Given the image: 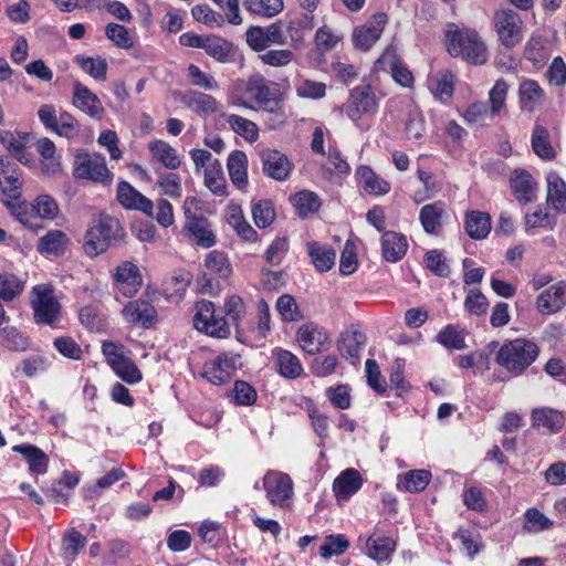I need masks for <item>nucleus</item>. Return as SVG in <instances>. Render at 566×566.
<instances>
[{
	"label": "nucleus",
	"mask_w": 566,
	"mask_h": 566,
	"mask_svg": "<svg viewBox=\"0 0 566 566\" xmlns=\"http://www.w3.org/2000/svg\"><path fill=\"white\" fill-rule=\"evenodd\" d=\"M314 28V14L307 11L300 13L291 19L286 25V35L291 40H300L304 31H311Z\"/></svg>",
	"instance_id": "53"
},
{
	"label": "nucleus",
	"mask_w": 566,
	"mask_h": 566,
	"mask_svg": "<svg viewBox=\"0 0 566 566\" xmlns=\"http://www.w3.org/2000/svg\"><path fill=\"white\" fill-rule=\"evenodd\" d=\"M532 422L535 428H543L552 433H556L564 426V416L560 411L552 408H537L532 412Z\"/></svg>",
	"instance_id": "31"
},
{
	"label": "nucleus",
	"mask_w": 566,
	"mask_h": 566,
	"mask_svg": "<svg viewBox=\"0 0 566 566\" xmlns=\"http://www.w3.org/2000/svg\"><path fill=\"white\" fill-rule=\"evenodd\" d=\"M518 95L522 108L528 113H533L546 99L545 92L539 84L530 78L521 82Z\"/></svg>",
	"instance_id": "27"
},
{
	"label": "nucleus",
	"mask_w": 566,
	"mask_h": 566,
	"mask_svg": "<svg viewBox=\"0 0 566 566\" xmlns=\"http://www.w3.org/2000/svg\"><path fill=\"white\" fill-rule=\"evenodd\" d=\"M12 451L20 453L29 464V470L34 474H44L49 468V457L40 448L33 444H17Z\"/></svg>",
	"instance_id": "25"
},
{
	"label": "nucleus",
	"mask_w": 566,
	"mask_h": 566,
	"mask_svg": "<svg viewBox=\"0 0 566 566\" xmlns=\"http://www.w3.org/2000/svg\"><path fill=\"white\" fill-rule=\"evenodd\" d=\"M157 174L156 186L160 188V192L171 198H180L182 195L180 176L176 172L157 171Z\"/></svg>",
	"instance_id": "54"
},
{
	"label": "nucleus",
	"mask_w": 566,
	"mask_h": 566,
	"mask_svg": "<svg viewBox=\"0 0 566 566\" xmlns=\"http://www.w3.org/2000/svg\"><path fill=\"white\" fill-rule=\"evenodd\" d=\"M203 174L205 185L213 195L220 197L227 195V184L221 164L218 159H214L212 165L207 166Z\"/></svg>",
	"instance_id": "45"
},
{
	"label": "nucleus",
	"mask_w": 566,
	"mask_h": 566,
	"mask_svg": "<svg viewBox=\"0 0 566 566\" xmlns=\"http://www.w3.org/2000/svg\"><path fill=\"white\" fill-rule=\"evenodd\" d=\"M228 223L235 230L237 234L245 241H255L258 232L244 219L242 211L233 208L228 216Z\"/></svg>",
	"instance_id": "49"
},
{
	"label": "nucleus",
	"mask_w": 566,
	"mask_h": 566,
	"mask_svg": "<svg viewBox=\"0 0 566 566\" xmlns=\"http://www.w3.org/2000/svg\"><path fill=\"white\" fill-rule=\"evenodd\" d=\"M148 150L150 154V161L160 164L164 168L169 170L179 169L181 166V158L176 148L163 139H155L148 143Z\"/></svg>",
	"instance_id": "22"
},
{
	"label": "nucleus",
	"mask_w": 566,
	"mask_h": 566,
	"mask_svg": "<svg viewBox=\"0 0 566 566\" xmlns=\"http://www.w3.org/2000/svg\"><path fill=\"white\" fill-rule=\"evenodd\" d=\"M24 289V282L11 273L0 274V298L10 302L19 296Z\"/></svg>",
	"instance_id": "52"
},
{
	"label": "nucleus",
	"mask_w": 566,
	"mask_h": 566,
	"mask_svg": "<svg viewBox=\"0 0 566 566\" xmlns=\"http://www.w3.org/2000/svg\"><path fill=\"white\" fill-rule=\"evenodd\" d=\"M507 91L509 85L503 78L497 80L493 87L491 88L489 93V108L492 116H496L500 113V111L504 107Z\"/></svg>",
	"instance_id": "61"
},
{
	"label": "nucleus",
	"mask_w": 566,
	"mask_h": 566,
	"mask_svg": "<svg viewBox=\"0 0 566 566\" xmlns=\"http://www.w3.org/2000/svg\"><path fill=\"white\" fill-rule=\"evenodd\" d=\"M239 358V355L231 353L218 355L216 358L203 365L200 377L207 379L213 385H222L231 378L232 374L237 369Z\"/></svg>",
	"instance_id": "12"
},
{
	"label": "nucleus",
	"mask_w": 566,
	"mask_h": 566,
	"mask_svg": "<svg viewBox=\"0 0 566 566\" xmlns=\"http://www.w3.org/2000/svg\"><path fill=\"white\" fill-rule=\"evenodd\" d=\"M366 343V336L359 331H346L338 340V350L343 357L352 359L353 363L359 359L360 350Z\"/></svg>",
	"instance_id": "32"
},
{
	"label": "nucleus",
	"mask_w": 566,
	"mask_h": 566,
	"mask_svg": "<svg viewBox=\"0 0 566 566\" xmlns=\"http://www.w3.org/2000/svg\"><path fill=\"white\" fill-rule=\"evenodd\" d=\"M444 212V203L437 201L424 205L419 213V220L424 232L436 234L442 226V216Z\"/></svg>",
	"instance_id": "33"
},
{
	"label": "nucleus",
	"mask_w": 566,
	"mask_h": 566,
	"mask_svg": "<svg viewBox=\"0 0 566 566\" xmlns=\"http://www.w3.org/2000/svg\"><path fill=\"white\" fill-rule=\"evenodd\" d=\"M73 105L96 119H101L105 112L99 98L80 82L73 86Z\"/></svg>",
	"instance_id": "20"
},
{
	"label": "nucleus",
	"mask_w": 566,
	"mask_h": 566,
	"mask_svg": "<svg viewBox=\"0 0 566 566\" xmlns=\"http://www.w3.org/2000/svg\"><path fill=\"white\" fill-rule=\"evenodd\" d=\"M566 304V283H558L544 290L536 298V308L542 315L559 312Z\"/></svg>",
	"instance_id": "17"
},
{
	"label": "nucleus",
	"mask_w": 566,
	"mask_h": 566,
	"mask_svg": "<svg viewBox=\"0 0 566 566\" xmlns=\"http://www.w3.org/2000/svg\"><path fill=\"white\" fill-rule=\"evenodd\" d=\"M546 181L548 206L557 212L566 213V182L554 171L547 175Z\"/></svg>",
	"instance_id": "26"
},
{
	"label": "nucleus",
	"mask_w": 566,
	"mask_h": 566,
	"mask_svg": "<svg viewBox=\"0 0 566 566\" xmlns=\"http://www.w3.org/2000/svg\"><path fill=\"white\" fill-rule=\"evenodd\" d=\"M34 137L30 133L11 130L0 132L1 145L22 165L32 164L31 157L24 151L30 146Z\"/></svg>",
	"instance_id": "16"
},
{
	"label": "nucleus",
	"mask_w": 566,
	"mask_h": 566,
	"mask_svg": "<svg viewBox=\"0 0 566 566\" xmlns=\"http://www.w3.org/2000/svg\"><path fill=\"white\" fill-rule=\"evenodd\" d=\"M275 363L279 374L287 379H296L303 373L300 359L289 350L277 349L275 352Z\"/></svg>",
	"instance_id": "36"
},
{
	"label": "nucleus",
	"mask_w": 566,
	"mask_h": 566,
	"mask_svg": "<svg viewBox=\"0 0 566 566\" xmlns=\"http://www.w3.org/2000/svg\"><path fill=\"white\" fill-rule=\"evenodd\" d=\"M525 524L524 528L528 532H543L553 526V522L537 509H528L525 512Z\"/></svg>",
	"instance_id": "63"
},
{
	"label": "nucleus",
	"mask_w": 566,
	"mask_h": 566,
	"mask_svg": "<svg viewBox=\"0 0 566 566\" xmlns=\"http://www.w3.org/2000/svg\"><path fill=\"white\" fill-rule=\"evenodd\" d=\"M263 488L272 505L289 507L293 497V481L286 473L268 471L263 478Z\"/></svg>",
	"instance_id": "9"
},
{
	"label": "nucleus",
	"mask_w": 566,
	"mask_h": 566,
	"mask_svg": "<svg viewBox=\"0 0 566 566\" xmlns=\"http://www.w3.org/2000/svg\"><path fill=\"white\" fill-rule=\"evenodd\" d=\"M308 254L315 269L319 272H327L335 264L336 253L329 247L312 242L308 244Z\"/></svg>",
	"instance_id": "42"
},
{
	"label": "nucleus",
	"mask_w": 566,
	"mask_h": 566,
	"mask_svg": "<svg viewBox=\"0 0 566 566\" xmlns=\"http://www.w3.org/2000/svg\"><path fill=\"white\" fill-rule=\"evenodd\" d=\"M493 27L500 43L511 50L518 45L524 36V22L521 15L510 8H500L494 12Z\"/></svg>",
	"instance_id": "5"
},
{
	"label": "nucleus",
	"mask_w": 566,
	"mask_h": 566,
	"mask_svg": "<svg viewBox=\"0 0 566 566\" xmlns=\"http://www.w3.org/2000/svg\"><path fill=\"white\" fill-rule=\"evenodd\" d=\"M0 187L6 197L17 200L21 196L22 182L18 165L0 156Z\"/></svg>",
	"instance_id": "18"
},
{
	"label": "nucleus",
	"mask_w": 566,
	"mask_h": 566,
	"mask_svg": "<svg viewBox=\"0 0 566 566\" xmlns=\"http://www.w3.org/2000/svg\"><path fill=\"white\" fill-rule=\"evenodd\" d=\"M75 61L80 66L96 80L104 81L106 78L107 62L103 57H83L76 56Z\"/></svg>",
	"instance_id": "59"
},
{
	"label": "nucleus",
	"mask_w": 566,
	"mask_h": 566,
	"mask_svg": "<svg viewBox=\"0 0 566 566\" xmlns=\"http://www.w3.org/2000/svg\"><path fill=\"white\" fill-rule=\"evenodd\" d=\"M102 353L115 374L127 382H138L140 373L137 366L125 354V347L112 340H104Z\"/></svg>",
	"instance_id": "7"
},
{
	"label": "nucleus",
	"mask_w": 566,
	"mask_h": 566,
	"mask_svg": "<svg viewBox=\"0 0 566 566\" xmlns=\"http://www.w3.org/2000/svg\"><path fill=\"white\" fill-rule=\"evenodd\" d=\"M366 544L368 556L378 562L388 559L396 547V543L392 538L379 534L369 536Z\"/></svg>",
	"instance_id": "41"
},
{
	"label": "nucleus",
	"mask_w": 566,
	"mask_h": 566,
	"mask_svg": "<svg viewBox=\"0 0 566 566\" xmlns=\"http://www.w3.org/2000/svg\"><path fill=\"white\" fill-rule=\"evenodd\" d=\"M114 279L118 290L127 297H133L142 283L138 266L129 261L117 266Z\"/></svg>",
	"instance_id": "21"
},
{
	"label": "nucleus",
	"mask_w": 566,
	"mask_h": 566,
	"mask_svg": "<svg viewBox=\"0 0 566 566\" xmlns=\"http://www.w3.org/2000/svg\"><path fill=\"white\" fill-rule=\"evenodd\" d=\"M348 546L349 542L344 535H328L319 548V554L323 558H329L343 554Z\"/></svg>",
	"instance_id": "64"
},
{
	"label": "nucleus",
	"mask_w": 566,
	"mask_h": 566,
	"mask_svg": "<svg viewBox=\"0 0 566 566\" xmlns=\"http://www.w3.org/2000/svg\"><path fill=\"white\" fill-rule=\"evenodd\" d=\"M463 117L468 124L483 126L488 119H493L490 108L484 102L471 104L464 112Z\"/></svg>",
	"instance_id": "60"
},
{
	"label": "nucleus",
	"mask_w": 566,
	"mask_h": 566,
	"mask_svg": "<svg viewBox=\"0 0 566 566\" xmlns=\"http://www.w3.org/2000/svg\"><path fill=\"white\" fill-rule=\"evenodd\" d=\"M357 177L364 190L371 195H386L390 190V185L378 177L369 167L361 166L357 170Z\"/></svg>",
	"instance_id": "43"
},
{
	"label": "nucleus",
	"mask_w": 566,
	"mask_h": 566,
	"mask_svg": "<svg viewBox=\"0 0 566 566\" xmlns=\"http://www.w3.org/2000/svg\"><path fill=\"white\" fill-rule=\"evenodd\" d=\"M33 294L35 297L32 300V306L36 323L53 325L59 317L60 304L52 290L36 285L33 287Z\"/></svg>",
	"instance_id": "11"
},
{
	"label": "nucleus",
	"mask_w": 566,
	"mask_h": 566,
	"mask_svg": "<svg viewBox=\"0 0 566 566\" xmlns=\"http://www.w3.org/2000/svg\"><path fill=\"white\" fill-rule=\"evenodd\" d=\"M513 195L521 203H528L535 199L536 182L532 175L524 169H515L511 177Z\"/></svg>",
	"instance_id": "23"
},
{
	"label": "nucleus",
	"mask_w": 566,
	"mask_h": 566,
	"mask_svg": "<svg viewBox=\"0 0 566 566\" xmlns=\"http://www.w3.org/2000/svg\"><path fill=\"white\" fill-rule=\"evenodd\" d=\"M245 41L254 52H260L271 45L286 44L287 35L283 30V22L277 20L266 27H249L245 31Z\"/></svg>",
	"instance_id": "8"
},
{
	"label": "nucleus",
	"mask_w": 566,
	"mask_h": 566,
	"mask_svg": "<svg viewBox=\"0 0 566 566\" xmlns=\"http://www.w3.org/2000/svg\"><path fill=\"white\" fill-rule=\"evenodd\" d=\"M263 172L275 180H285L292 171L293 165L289 158L279 150L263 149L260 151Z\"/></svg>",
	"instance_id": "15"
},
{
	"label": "nucleus",
	"mask_w": 566,
	"mask_h": 566,
	"mask_svg": "<svg viewBox=\"0 0 566 566\" xmlns=\"http://www.w3.org/2000/svg\"><path fill=\"white\" fill-rule=\"evenodd\" d=\"M464 228L470 238L484 239L491 231V218L486 212L470 211L465 216Z\"/></svg>",
	"instance_id": "34"
},
{
	"label": "nucleus",
	"mask_w": 566,
	"mask_h": 566,
	"mask_svg": "<svg viewBox=\"0 0 566 566\" xmlns=\"http://www.w3.org/2000/svg\"><path fill=\"white\" fill-rule=\"evenodd\" d=\"M387 21L386 13H375L364 25L354 30V45L364 51L369 50L381 36Z\"/></svg>",
	"instance_id": "14"
},
{
	"label": "nucleus",
	"mask_w": 566,
	"mask_h": 566,
	"mask_svg": "<svg viewBox=\"0 0 566 566\" xmlns=\"http://www.w3.org/2000/svg\"><path fill=\"white\" fill-rule=\"evenodd\" d=\"M293 205L300 216H307L318 210L321 207L317 195L310 190H303L293 196Z\"/></svg>",
	"instance_id": "55"
},
{
	"label": "nucleus",
	"mask_w": 566,
	"mask_h": 566,
	"mask_svg": "<svg viewBox=\"0 0 566 566\" xmlns=\"http://www.w3.org/2000/svg\"><path fill=\"white\" fill-rule=\"evenodd\" d=\"M185 229L191 234L198 245L203 248L214 245L216 237L208 228V222L205 218L193 219L192 221L187 222Z\"/></svg>",
	"instance_id": "46"
},
{
	"label": "nucleus",
	"mask_w": 566,
	"mask_h": 566,
	"mask_svg": "<svg viewBox=\"0 0 566 566\" xmlns=\"http://www.w3.org/2000/svg\"><path fill=\"white\" fill-rule=\"evenodd\" d=\"M328 334L316 324L302 325L297 331V342L304 352L315 355L325 348Z\"/></svg>",
	"instance_id": "19"
},
{
	"label": "nucleus",
	"mask_w": 566,
	"mask_h": 566,
	"mask_svg": "<svg viewBox=\"0 0 566 566\" xmlns=\"http://www.w3.org/2000/svg\"><path fill=\"white\" fill-rule=\"evenodd\" d=\"M448 51L453 56H462L465 61L474 65H483L489 59V51L475 30L463 29L449 31Z\"/></svg>",
	"instance_id": "1"
},
{
	"label": "nucleus",
	"mask_w": 566,
	"mask_h": 566,
	"mask_svg": "<svg viewBox=\"0 0 566 566\" xmlns=\"http://www.w3.org/2000/svg\"><path fill=\"white\" fill-rule=\"evenodd\" d=\"M227 122L235 134L249 143L259 138V128L254 122L235 114L229 115Z\"/></svg>",
	"instance_id": "47"
},
{
	"label": "nucleus",
	"mask_w": 566,
	"mask_h": 566,
	"mask_svg": "<svg viewBox=\"0 0 566 566\" xmlns=\"http://www.w3.org/2000/svg\"><path fill=\"white\" fill-rule=\"evenodd\" d=\"M82 325L92 332H101L106 327L104 315L94 306H85L78 314Z\"/></svg>",
	"instance_id": "57"
},
{
	"label": "nucleus",
	"mask_w": 566,
	"mask_h": 566,
	"mask_svg": "<svg viewBox=\"0 0 566 566\" xmlns=\"http://www.w3.org/2000/svg\"><path fill=\"white\" fill-rule=\"evenodd\" d=\"M454 80V75L451 72H439L429 80V88L437 99L447 102L453 95Z\"/></svg>",
	"instance_id": "38"
},
{
	"label": "nucleus",
	"mask_w": 566,
	"mask_h": 566,
	"mask_svg": "<svg viewBox=\"0 0 566 566\" xmlns=\"http://www.w3.org/2000/svg\"><path fill=\"white\" fill-rule=\"evenodd\" d=\"M532 149L542 159L552 160L556 153L551 144L549 133L546 127L535 125L532 133Z\"/></svg>",
	"instance_id": "40"
},
{
	"label": "nucleus",
	"mask_w": 566,
	"mask_h": 566,
	"mask_svg": "<svg viewBox=\"0 0 566 566\" xmlns=\"http://www.w3.org/2000/svg\"><path fill=\"white\" fill-rule=\"evenodd\" d=\"M361 488V476L355 469H346L333 483V491L338 500H348Z\"/></svg>",
	"instance_id": "28"
},
{
	"label": "nucleus",
	"mask_w": 566,
	"mask_h": 566,
	"mask_svg": "<svg viewBox=\"0 0 566 566\" xmlns=\"http://www.w3.org/2000/svg\"><path fill=\"white\" fill-rule=\"evenodd\" d=\"M118 202L127 210L142 209V193L127 181H120L116 193Z\"/></svg>",
	"instance_id": "51"
},
{
	"label": "nucleus",
	"mask_w": 566,
	"mask_h": 566,
	"mask_svg": "<svg viewBox=\"0 0 566 566\" xmlns=\"http://www.w3.org/2000/svg\"><path fill=\"white\" fill-rule=\"evenodd\" d=\"M244 9L261 18H273L284 9L283 0H243Z\"/></svg>",
	"instance_id": "44"
},
{
	"label": "nucleus",
	"mask_w": 566,
	"mask_h": 566,
	"mask_svg": "<svg viewBox=\"0 0 566 566\" xmlns=\"http://www.w3.org/2000/svg\"><path fill=\"white\" fill-rule=\"evenodd\" d=\"M69 245L67 235L61 230H51L45 235L40 238L38 242V250L42 254H63Z\"/></svg>",
	"instance_id": "37"
},
{
	"label": "nucleus",
	"mask_w": 566,
	"mask_h": 566,
	"mask_svg": "<svg viewBox=\"0 0 566 566\" xmlns=\"http://www.w3.org/2000/svg\"><path fill=\"white\" fill-rule=\"evenodd\" d=\"M181 102L200 116H210L218 111L217 99L201 92H189L181 97Z\"/></svg>",
	"instance_id": "30"
},
{
	"label": "nucleus",
	"mask_w": 566,
	"mask_h": 566,
	"mask_svg": "<svg viewBox=\"0 0 566 566\" xmlns=\"http://www.w3.org/2000/svg\"><path fill=\"white\" fill-rule=\"evenodd\" d=\"M252 217L259 228L269 227L275 219L273 203L270 200H261L252 206Z\"/></svg>",
	"instance_id": "58"
},
{
	"label": "nucleus",
	"mask_w": 566,
	"mask_h": 566,
	"mask_svg": "<svg viewBox=\"0 0 566 566\" xmlns=\"http://www.w3.org/2000/svg\"><path fill=\"white\" fill-rule=\"evenodd\" d=\"M144 214L155 218L164 228L174 223L172 206L166 199H158L155 203L144 196Z\"/></svg>",
	"instance_id": "35"
},
{
	"label": "nucleus",
	"mask_w": 566,
	"mask_h": 566,
	"mask_svg": "<svg viewBox=\"0 0 566 566\" xmlns=\"http://www.w3.org/2000/svg\"><path fill=\"white\" fill-rule=\"evenodd\" d=\"M347 117L360 127L364 118L378 112V101L370 84H361L350 90L347 101L340 106Z\"/></svg>",
	"instance_id": "4"
},
{
	"label": "nucleus",
	"mask_w": 566,
	"mask_h": 566,
	"mask_svg": "<svg viewBox=\"0 0 566 566\" xmlns=\"http://www.w3.org/2000/svg\"><path fill=\"white\" fill-rule=\"evenodd\" d=\"M202 49L208 55L219 62L227 63L232 60V43L220 36L207 35Z\"/></svg>",
	"instance_id": "39"
},
{
	"label": "nucleus",
	"mask_w": 566,
	"mask_h": 566,
	"mask_svg": "<svg viewBox=\"0 0 566 566\" xmlns=\"http://www.w3.org/2000/svg\"><path fill=\"white\" fill-rule=\"evenodd\" d=\"M193 325L198 331L210 336L226 338L230 331L227 321L216 315L214 304L210 301L197 303V313L193 317Z\"/></svg>",
	"instance_id": "10"
},
{
	"label": "nucleus",
	"mask_w": 566,
	"mask_h": 566,
	"mask_svg": "<svg viewBox=\"0 0 566 566\" xmlns=\"http://www.w3.org/2000/svg\"><path fill=\"white\" fill-rule=\"evenodd\" d=\"M120 230L116 218L102 214L86 230L83 245L85 253L90 258L104 253L114 241L119 239Z\"/></svg>",
	"instance_id": "3"
},
{
	"label": "nucleus",
	"mask_w": 566,
	"mask_h": 566,
	"mask_svg": "<svg viewBox=\"0 0 566 566\" xmlns=\"http://www.w3.org/2000/svg\"><path fill=\"white\" fill-rule=\"evenodd\" d=\"M74 176L76 178L104 182L109 178L111 174L104 157L82 153L75 157Z\"/></svg>",
	"instance_id": "13"
},
{
	"label": "nucleus",
	"mask_w": 566,
	"mask_h": 566,
	"mask_svg": "<svg viewBox=\"0 0 566 566\" xmlns=\"http://www.w3.org/2000/svg\"><path fill=\"white\" fill-rule=\"evenodd\" d=\"M228 171L232 184L240 190L248 185V157L241 150H233L227 163Z\"/></svg>",
	"instance_id": "29"
},
{
	"label": "nucleus",
	"mask_w": 566,
	"mask_h": 566,
	"mask_svg": "<svg viewBox=\"0 0 566 566\" xmlns=\"http://www.w3.org/2000/svg\"><path fill=\"white\" fill-rule=\"evenodd\" d=\"M436 339L439 344L448 349L460 350L465 348L464 336L453 325H447L444 328H442L436 336Z\"/></svg>",
	"instance_id": "56"
},
{
	"label": "nucleus",
	"mask_w": 566,
	"mask_h": 566,
	"mask_svg": "<svg viewBox=\"0 0 566 566\" xmlns=\"http://www.w3.org/2000/svg\"><path fill=\"white\" fill-rule=\"evenodd\" d=\"M205 265L208 271L226 277L230 274L231 268L224 253L213 250L207 254Z\"/></svg>",
	"instance_id": "62"
},
{
	"label": "nucleus",
	"mask_w": 566,
	"mask_h": 566,
	"mask_svg": "<svg viewBox=\"0 0 566 566\" xmlns=\"http://www.w3.org/2000/svg\"><path fill=\"white\" fill-rule=\"evenodd\" d=\"M547 40L538 33H533L525 45L524 54L534 64H542L548 57L546 50Z\"/></svg>",
	"instance_id": "48"
},
{
	"label": "nucleus",
	"mask_w": 566,
	"mask_h": 566,
	"mask_svg": "<svg viewBox=\"0 0 566 566\" xmlns=\"http://www.w3.org/2000/svg\"><path fill=\"white\" fill-rule=\"evenodd\" d=\"M408 249V241L401 233L386 231L381 235V253L386 261L398 262L403 258Z\"/></svg>",
	"instance_id": "24"
},
{
	"label": "nucleus",
	"mask_w": 566,
	"mask_h": 566,
	"mask_svg": "<svg viewBox=\"0 0 566 566\" xmlns=\"http://www.w3.org/2000/svg\"><path fill=\"white\" fill-rule=\"evenodd\" d=\"M538 356V347L535 343L516 338L503 344L496 353L495 360L505 370L514 375H521Z\"/></svg>",
	"instance_id": "2"
},
{
	"label": "nucleus",
	"mask_w": 566,
	"mask_h": 566,
	"mask_svg": "<svg viewBox=\"0 0 566 566\" xmlns=\"http://www.w3.org/2000/svg\"><path fill=\"white\" fill-rule=\"evenodd\" d=\"M343 38L344 35L342 32L325 24L317 29L314 42L317 50L324 53L333 50L343 40Z\"/></svg>",
	"instance_id": "50"
},
{
	"label": "nucleus",
	"mask_w": 566,
	"mask_h": 566,
	"mask_svg": "<svg viewBox=\"0 0 566 566\" xmlns=\"http://www.w3.org/2000/svg\"><path fill=\"white\" fill-rule=\"evenodd\" d=\"M245 93L263 111L275 114L279 118V123L284 120V115L281 113L282 99L269 86L268 81L262 75L255 74L249 77Z\"/></svg>",
	"instance_id": "6"
}]
</instances>
